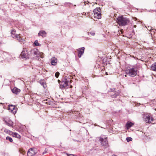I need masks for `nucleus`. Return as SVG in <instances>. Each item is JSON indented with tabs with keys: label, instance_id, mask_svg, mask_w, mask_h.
Segmentation results:
<instances>
[{
	"label": "nucleus",
	"instance_id": "1",
	"mask_svg": "<svg viewBox=\"0 0 156 156\" xmlns=\"http://www.w3.org/2000/svg\"><path fill=\"white\" fill-rule=\"evenodd\" d=\"M117 21L119 26H122L128 25L130 23L129 19L123 16H119L117 18Z\"/></svg>",
	"mask_w": 156,
	"mask_h": 156
},
{
	"label": "nucleus",
	"instance_id": "2",
	"mask_svg": "<svg viewBox=\"0 0 156 156\" xmlns=\"http://www.w3.org/2000/svg\"><path fill=\"white\" fill-rule=\"evenodd\" d=\"M21 58L23 59L26 60L30 58V55L28 54V50L26 48H24L20 55Z\"/></svg>",
	"mask_w": 156,
	"mask_h": 156
},
{
	"label": "nucleus",
	"instance_id": "3",
	"mask_svg": "<svg viewBox=\"0 0 156 156\" xmlns=\"http://www.w3.org/2000/svg\"><path fill=\"white\" fill-rule=\"evenodd\" d=\"M137 70L133 68L130 69L128 70H126V73L127 74L129 75L130 76L134 77L137 74Z\"/></svg>",
	"mask_w": 156,
	"mask_h": 156
},
{
	"label": "nucleus",
	"instance_id": "4",
	"mask_svg": "<svg viewBox=\"0 0 156 156\" xmlns=\"http://www.w3.org/2000/svg\"><path fill=\"white\" fill-rule=\"evenodd\" d=\"M11 33L12 37L14 38H17L19 42H23L24 41L23 39H20V35H18L16 34V31L14 29H13L11 30Z\"/></svg>",
	"mask_w": 156,
	"mask_h": 156
},
{
	"label": "nucleus",
	"instance_id": "5",
	"mask_svg": "<svg viewBox=\"0 0 156 156\" xmlns=\"http://www.w3.org/2000/svg\"><path fill=\"white\" fill-rule=\"evenodd\" d=\"M143 118L144 121L147 123H151V121L154 120V119L151 117L150 114H146L144 115Z\"/></svg>",
	"mask_w": 156,
	"mask_h": 156
},
{
	"label": "nucleus",
	"instance_id": "6",
	"mask_svg": "<svg viewBox=\"0 0 156 156\" xmlns=\"http://www.w3.org/2000/svg\"><path fill=\"white\" fill-rule=\"evenodd\" d=\"M17 109L16 106L12 105H9L8 107V109L14 114L16 113Z\"/></svg>",
	"mask_w": 156,
	"mask_h": 156
},
{
	"label": "nucleus",
	"instance_id": "7",
	"mask_svg": "<svg viewBox=\"0 0 156 156\" xmlns=\"http://www.w3.org/2000/svg\"><path fill=\"white\" fill-rule=\"evenodd\" d=\"M99 140L101 144L103 146H106L108 144V141L107 137L101 136L100 137Z\"/></svg>",
	"mask_w": 156,
	"mask_h": 156
},
{
	"label": "nucleus",
	"instance_id": "8",
	"mask_svg": "<svg viewBox=\"0 0 156 156\" xmlns=\"http://www.w3.org/2000/svg\"><path fill=\"white\" fill-rule=\"evenodd\" d=\"M69 81L67 80L64 79L62 80L61 83L60 84V88L61 89H63L64 88L66 87L68 85Z\"/></svg>",
	"mask_w": 156,
	"mask_h": 156
},
{
	"label": "nucleus",
	"instance_id": "9",
	"mask_svg": "<svg viewBox=\"0 0 156 156\" xmlns=\"http://www.w3.org/2000/svg\"><path fill=\"white\" fill-rule=\"evenodd\" d=\"M37 153L34 148H32L29 149L27 152V156H34Z\"/></svg>",
	"mask_w": 156,
	"mask_h": 156
},
{
	"label": "nucleus",
	"instance_id": "10",
	"mask_svg": "<svg viewBox=\"0 0 156 156\" xmlns=\"http://www.w3.org/2000/svg\"><path fill=\"white\" fill-rule=\"evenodd\" d=\"M85 49V48L84 47H83L80 48L77 50L78 51V55L79 58L81 57V56L83 54Z\"/></svg>",
	"mask_w": 156,
	"mask_h": 156
},
{
	"label": "nucleus",
	"instance_id": "11",
	"mask_svg": "<svg viewBox=\"0 0 156 156\" xmlns=\"http://www.w3.org/2000/svg\"><path fill=\"white\" fill-rule=\"evenodd\" d=\"M120 91L119 90L117 91H115L110 94V96L111 97L113 98H115L118 96L120 95Z\"/></svg>",
	"mask_w": 156,
	"mask_h": 156
},
{
	"label": "nucleus",
	"instance_id": "12",
	"mask_svg": "<svg viewBox=\"0 0 156 156\" xmlns=\"http://www.w3.org/2000/svg\"><path fill=\"white\" fill-rule=\"evenodd\" d=\"M30 54L33 55H37L39 54V51L37 49L35 48L31 50Z\"/></svg>",
	"mask_w": 156,
	"mask_h": 156
},
{
	"label": "nucleus",
	"instance_id": "13",
	"mask_svg": "<svg viewBox=\"0 0 156 156\" xmlns=\"http://www.w3.org/2000/svg\"><path fill=\"white\" fill-rule=\"evenodd\" d=\"M47 33L44 30H41L38 33V36H41L42 37H46Z\"/></svg>",
	"mask_w": 156,
	"mask_h": 156
},
{
	"label": "nucleus",
	"instance_id": "14",
	"mask_svg": "<svg viewBox=\"0 0 156 156\" xmlns=\"http://www.w3.org/2000/svg\"><path fill=\"white\" fill-rule=\"evenodd\" d=\"M12 91L14 94H17L20 92V90L16 87H14L13 89H12Z\"/></svg>",
	"mask_w": 156,
	"mask_h": 156
},
{
	"label": "nucleus",
	"instance_id": "15",
	"mask_svg": "<svg viewBox=\"0 0 156 156\" xmlns=\"http://www.w3.org/2000/svg\"><path fill=\"white\" fill-rule=\"evenodd\" d=\"M39 83L44 88H45L47 87L46 84L44 80H41L39 81Z\"/></svg>",
	"mask_w": 156,
	"mask_h": 156
},
{
	"label": "nucleus",
	"instance_id": "16",
	"mask_svg": "<svg viewBox=\"0 0 156 156\" xmlns=\"http://www.w3.org/2000/svg\"><path fill=\"white\" fill-rule=\"evenodd\" d=\"M133 123L130 122H128L126 125V126L127 129H129L133 125Z\"/></svg>",
	"mask_w": 156,
	"mask_h": 156
},
{
	"label": "nucleus",
	"instance_id": "17",
	"mask_svg": "<svg viewBox=\"0 0 156 156\" xmlns=\"http://www.w3.org/2000/svg\"><path fill=\"white\" fill-rule=\"evenodd\" d=\"M5 122L7 125L10 126H12L13 125V122L10 120H5Z\"/></svg>",
	"mask_w": 156,
	"mask_h": 156
},
{
	"label": "nucleus",
	"instance_id": "18",
	"mask_svg": "<svg viewBox=\"0 0 156 156\" xmlns=\"http://www.w3.org/2000/svg\"><path fill=\"white\" fill-rule=\"evenodd\" d=\"M57 62V59L55 58H54L53 59L52 58L51 59V64L53 66H55Z\"/></svg>",
	"mask_w": 156,
	"mask_h": 156
},
{
	"label": "nucleus",
	"instance_id": "19",
	"mask_svg": "<svg viewBox=\"0 0 156 156\" xmlns=\"http://www.w3.org/2000/svg\"><path fill=\"white\" fill-rule=\"evenodd\" d=\"M94 16L95 18H96L98 19H100L101 18V14L100 12H99L97 13L94 14Z\"/></svg>",
	"mask_w": 156,
	"mask_h": 156
},
{
	"label": "nucleus",
	"instance_id": "20",
	"mask_svg": "<svg viewBox=\"0 0 156 156\" xmlns=\"http://www.w3.org/2000/svg\"><path fill=\"white\" fill-rule=\"evenodd\" d=\"M151 69L153 71H156V62L152 64L151 67Z\"/></svg>",
	"mask_w": 156,
	"mask_h": 156
},
{
	"label": "nucleus",
	"instance_id": "21",
	"mask_svg": "<svg viewBox=\"0 0 156 156\" xmlns=\"http://www.w3.org/2000/svg\"><path fill=\"white\" fill-rule=\"evenodd\" d=\"M12 136L13 137L17 138L18 139L21 138L20 136L16 133H12Z\"/></svg>",
	"mask_w": 156,
	"mask_h": 156
},
{
	"label": "nucleus",
	"instance_id": "22",
	"mask_svg": "<svg viewBox=\"0 0 156 156\" xmlns=\"http://www.w3.org/2000/svg\"><path fill=\"white\" fill-rule=\"evenodd\" d=\"M101 9L100 8H97L94 10L93 12L94 15L99 12H100Z\"/></svg>",
	"mask_w": 156,
	"mask_h": 156
},
{
	"label": "nucleus",
	"instance_id": "23",
	"mask_svg": "<svg viewBox=\"0 0 156 156\" xmlns=\"http://www.w3.org/2000/svg\"><path fill=\"white\" fill-rule=\"evenodd\" d=\"M64 5L66 6L70 7L72 5V4L69 2H66L64 3Z\"/></svg>",
	"mask_w": 156,
	"mask_h": 156
},
{
	"label": "nucleus",
	"instance_id": "24",
	"mask_svg": "<svg viewBox=\"0 0 156 156\" xmlns=\"http://www.w3.org/2000/svg\"><path fill=\"white\" fill-rule=\"evenodd\" d=\"M6 139L7 140H9L10 142H12L13 141V140L12 138L9 136H7Z\"/></svg>",
	"mask_w": 156,
	"mask_h": 156
},
{
	"label": "nucleus",
	"instance_id": "25",
	"mask_svg": "<svg viewBox=\"0 0 156 156\" xmlns=\"http://www.w3.org/2000/svg\"><path fill=\"white\" fill-rule=\"evenodd\" d=\"M126 140L127 142L131 141L132 140V138L130 137H127L126 138Z\"/></svg>",
	"mask_w": 156,
	"mask_h": 156
},
{
	"label": "nucleus",
	"instance_id": "26",
	"mask_svg": "<svg viewBox=\"0 0 156 156\" xmlns=\"http://www.w3.org/2000/svg\"><path fill=\"white\" fill-rule=\"evenodd\" d=\"M34 44L35 46H39L40 44L38 42V41L37 40L35 41L34 42Z\"/></svg>",
	"mask_w": 156,
	"mask_h": 156
},
{
	"label": "nucleus",
	"instance_id": "27",
	"mask_svg": "<svg viewBox=\"0 0 156 156\" xmlns=\"http://www.w3.org/2000/svg\"><path fill=\"white\" fill-rule=\"evenodd\" d=\"M60 73L58 72H56L55 73V76L57 78H58L59 75Z\"/></svg>",
	"mask_w": 156,
	"mask_h": 156
},
{
	"label": "nucleus",
	"instance_id": "28",
	"mask_svg": "<svg viewBox=\"0 0 156 156\" xmlns=\"http://www.w3.org/2000/svg\"><path fill=\"white\" fill-rule=\"evenodd\" d=\"M115 88H113V89H110V90H109V92H111V93L114 92L115 91Z\"/></svg>",
	"mask_w": 156,
	"mask_h": 156
},
{
	"label": "nucleus",
	"instance_id": "29",
	"mask_svg": "<svg viewBox=\"0 0 156 156\" xmlns=\"http://www.w3.org/2000/svg\"><path fill=\"white\" fill-rule=\"evenodd\" d=\"M91 34L92 36H94L95 35V32L93 31L88 32V34Z\"/></svg>",
	"mask_w": 156,
	"mask_h": 156
},
{
	"label": "nucleus",
	"instance_id": "30",
	"mask_svg": "<svg viewBox=\"0 0 156 156\" xmlns=\"http://www.w3.org/2000/svg\"><path fill=\"white\" fill-rule=\"evenodd\" d=\"M4 132L5 133H9V132H10V130H9L8 129H5L4 130Z\"/></svg>",
	"mask_w": 156,
	"mask_h": 156
},
{
	"label": "nucleus",
	"instance_id": "31",
	"mask_svg": "<svg viewBox=\"0 0 156 156\" xmlns=\"http://www.w3.org/2000/svg\"><path fill=\"white\" fill-rule=\"evenodd\" d=\"M66 154L67 156H76V155H74L72 154Z\"/></svg>",
	"mask_w": 156,
	"mask_h": 156
},
{
	"label": "nucleus",
	"instance_id": "32",
	"mask_svg": "<svg viewBox=\"0 0 156 156\" xmlns=\"http://www.w3.org/2000/svg\"><path fill=\"white\" fill-rule=\"evenodd\" d=\"M47 149L46 148H45L44 151L42 153V154L43 155L45 154H46L47 153Z\"/></svg>",
	"mask_w": 156,
	"mask_h": 156
},
{
	"label": "nucleus",
	"instance_id": "33",
	"mask_svg": "<svg viewBox=\"0 0 156 156\" xmlns=\"http://www.w3.org/2000/svg\"><path fill=\"white\" fill-rule=\"evenodd\" d=\"M12 133H13L10 131V132H9V133H8V134H9L10 135L11 134L12 135Z\"/></svg>",
	"mask_w": 156,
	"mask_h": 156
},
{
	"label": "nucleus",
	"instance_id": "34",
	"mask_svg": "<svg viewBox=\"0 0 156 156\" xmlns=\"http://www.w3.org/2000/svg\"><path fill=\"white\" fill-rule=\"evenodd\" d=\"M58 82L59 83H60V81L59 80H58Z\"/></svg>",
	"mask_w": 156,
	"mask_h": 156
},
{
	"label": "nucleus",
	"instance_id": "35",
	"mask_svg": "<svg viewBox=\"0 0 156 156\" xmlns=\"http://www.w3.org/2000/svg\"><path fill=\"white\" fill-rule=\"evenodd\" d=\"M112 156H117L115 155H113Z\"/></svg>",
	"mask_w": 156,
	"mask_h": 156
},
{
	"label": "nucleus",
	"instance_id": "36",
	"mask_svg": "<svg viewBox=\"0 0 156 156\" xmlns=\"http://www.w3.org/2000/svg\"><path fill=\"white\" fill-rule=\"evenodd\" d=\"M136 26V25H135V26H134V27H135Z\"/></svg>",
	"mask_w": 156,
	"mask_h": 156
},
{
	"label": "nucleus",
	"instance_id": "37",
	"mask_svg": "<svg viewBox=\"0 0 156 156\" xmlns=\"http://www.w3.org/2000/svg\"><path fill=\"white\" fill-rule=\"evenodd\" d=\"M2 104V103H0V104Z\"/></svg>",
	"mask_w": 156,
	"mask_h": 156
},
{
	"label": "nucleus",
	"instance_id": "38",
	"mask_svg": "<svg viewBox=\"0 0 156 156\" xmlns=\"http://www.w3.org/2000/svg\"><path fill=\"white\" fill-rule=\"evenodd\" d=\"M125 76H126V75H125Z\"/></svg>",
	"mask_w": 156,
	"mask_h": 156
},
{
	"label": "nucleus",
	"instance_id": "39",
	"mask_svg": "<svg viewBox=\"0 0 156 156\" xmlns=\"http://www.w3.org/2000/svg\"><path fill=\"white\" fill-rule=\"evenodd\" d=\"M74 6H76V5H74Z\"/></svg>",
	"mask_w": 156,
	"mask_h": 156
},
{
	"label": "nucleus",
	"instance_id": "40",
	"mask_svg": "<svg viewBox=\"0 0 156 156\" xmlns=\"http://www.w3.org/2000/svg\"><path fill=\"white\" fill-rule=\"evenodd\" d=\"M155 12H156V11H155Z\"/></svg>",
	"mask_w": 156,
	"mask_h": 156
}]
</instances>
